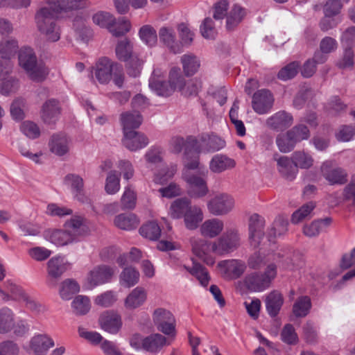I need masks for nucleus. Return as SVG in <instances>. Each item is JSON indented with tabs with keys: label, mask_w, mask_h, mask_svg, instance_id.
Segmentation results:
<instances>
[{
	"label": "nucleus",
	"mask_w": 355,
	"mask_h": 355,
	"mask_svg": "<svg viewBox=\"0 0 355 355\" xmlns=\"http://www.w3.org/2000/svg\"><path fill=\"white\" fill-rule=\"evenodd\" d=\"M236 162L233 159L223 154L214 155L209 162V169L215 173H220L226 170L233 168Z\"/></svg>",
	"instance_id": "obj_29"
},
{
	"label": "nucleus",
	"mask_w": 355,
	"mask_h": 355,
	"mask_svg": "<svg viewBox=\"0 0 355 355\" xmlns=\"http://www.w3.org/2000/svg\"><path fill=\"white\" fill-rule=\"evenodd\" d=\"M114 272V269L108 266H98L89 272L87 281L92 286L103 284L111 279Z\"/></svg>",
	"instance_id": "obj_17"
},
{
	"label": "nucleus",
	"mask_w": 355,
	"mask_h": 355,
	"mask_svg": "<svg viewBox=\"0 0 355 355\" xmlns=\"http://www.w3.org/2000/svg\"><path fill=\"white\" fill-rule=\"evenodd\" d=\"M288 132L297 144L308 139L310 137V131L308 127L304 124L296 125Z\"/></svg>",
	"instance_id": "obj_55"
},
{
	"label": "nucleus",
	"mask_w": 355,
	"mask_h": 355,
	"mask_svg": "<svg viewBox=\"0 0 355 355\" xmlns=\"http://www.w3.org/2000/svg\"><path fill=\"white\" fill-rule=\"evenodd\" d=\"M139 220L133 214H121L114 218L116 227L124 230H132L137 227Z\"/></svg>",
	"instance_id": "obj_37"
},
{
	"label": "nucleus",
	"mask_w": 355,
	"mask_h": 355,
	"mask_svg": "<svg viewBox=\"0 0 355 355\" xmlns=\"http://www.w3.org/2000/svg\"><path fill=\"white\" fill-rule=\"evenodd\" d=\"M116 55L119 60L123 62L129 60L130 58L132 56V44L130 41L125 38L120 40L115 49Z\"/></svg>",
	"instance_id": "obj_43"
},
{
	"label": "nucleus",
	"mask_w": 355,
	"mask_h": 355,
	"mask_svg": "<svg viewBox=\"0 0 355 355\" xmlns=\"http://www.w3.org/2000/svg\"><path fill=\"white\" fill-rule=\"evenodd\" d=\"M14 313L8 307L0 309V333L5 334L10 331L14 327Z\"/></svg>",
	"instance_id": "obj_40"
},
{
	"label": "nucleus",
	"mask_w": 355,
	"mask_h": 355,
	"mask_svg": "<svg viewBox=\"0 0 355 355\" xmlns=\"http://www.w3.org/2000/svg\"><path fill=\"white\" fill-rule=\"evenodd\" d=\"M246 10L238 4L234 5L226 15V29L234 31L246 15Z\"/></svg>",
	"instance_id": "obj_30"
},
{
	"label": "nucleus",
	"mask_w": 355,
	"mask_h": 355,
	"mask_svg": "<svg viewBox=\"0 0 355 355\" xmlns=\"http://www.w3.org/2000/svg\"><path fill=\"white\" fill-rule=\"evenodd\" d=\"M72 308L76 315H85L90 309L89 299L87 296L78 295L72 302Z\"/></svg>",
	"instance_id": "obj_51"
},
{
	"label": "nucleus",
	"mask_w": 355,
	"mask_h": 355,
	"mask_svg": "<svg viewBox=\"0 0 355 355\" xmlns=\"http://www.w3.org/2000/svg\"><path fill=\"white\" fill-rule=\"evenodd\" d=\"M234 200L230 195L218 193L207 202V209L214 216H223L234 209Z\"/></svg>",
	"instance_id": "obj_10"
},
{
	"label": "nucleus",
	"mask_w": 355,
	"mask_h": 355,
	"mask_svg": "<svg viewBox=\"0 0 355 355\" xmlns=\"http://www.w3.org/2000/svg\"><path fill=\"white\" fill-rule=\"evenodd\" d=\"M123 144L128 150L136 151L144 148L148 144L146 135L137 131H128L124 134Z\"/></svg>",
	"instance_id": "obj_22"
},
{
	"label": "nucleus",
	"mask_w": 355,
	"mask_h": 355,
	"mask_svg": "<svg viewBox=\"0 0 355 355\" xmlns=\"http://www.w3.org/2000/svg\"><path fill=\"white\" fill-rule=\"evenodd\" d=\"M130 29V24L125 17H119L118 21L114 23L110 27V32L115 37L123 35Z\"/></svg>",
	"instance_id": "obj_54"
},
{
	"label": "nucleus",
	"mask_w": 355,
	"mask_h": 355,
	"mask_svg": "<svg viewBox=\"0 0 355 355\" xmlns=\"http://www.w3.org/2000/svg\"><path fill=\"white\" fill-rule=\"evenodd\" d=\"M153 320L158 330L165 334L175 333V319L168 311L163 309H157L154 311Z\"/></svg>",
	"instance_id": "obj_12"
},
{
	"label": "nucleus",
	"mask_w": 355,
	"mask_h": 355,
	"mask_svg": "<svg viewBox=\"0 0 355 355\" xmlns=\"http://www.w3.org/2000/svg\"><path fill=\"white\" fill-rule=\"evenodd\" d=\"M181 62L183 71L187 76H191L195 74L200 67L199 60L192 53H187L182 55Z\"/></svg>",
	"instance_id": "obj_39"
},
{
	"label": "nucleus",
	"mask_w": 355,
	"mask_h": 355,
	"mask_svg": "<svg viewBox=\"0 0 355 355\" xmlns=\"http://www.w3.org/2000/svg\"><path fill=\"white\" fill-rule=\"evenodd\" d=\"M181 145L182 155V179L188 184V194L195 198L206 196L209 191L207 182L201 177L189 175L188 170H195L200 166V153L202 149L198 140L192 136L186 139L179 138V146Z\"/></svg>",
	"instance_id": "obj_1"
},
{
	"label": "nucleus",
	"mask_w": 355,
	"mask_h": 355,
	"mask_svg": "<svg viewBox=\"0 0 355 355\" xmlns=\"http://www.w3.org/2000/svg\"><path fill=\"white\" fill-rule=\"evenodd\" d=\"M331 217H326L314 220L311 223L303 227V233L305 236L312 238L318 236L321 232H327L332 223Z\"/></svg>",
	"instance_id": "obj_25"
},
{
	"label": "nucleus",
	"mask_w": 355,
	"mask_h": 355,
	"mask_svg": "<svg viewBox=\"0 0 355 355\" xmlns=\"http://www.w3.org/2000/svg\"><path fill=\"white\" fill-rule=\"evenodd\" d=\"M64 227L71 234L74 235L75 239L77 236L80 235L86 228L84 224V218L79 216H75L66 221Z\"/></svg>",
	"instance_id": "obj_48"
},
{
	"label": "nucleus",
	"mask_w": 355,
	"mask_h": 355,
	"mask_svg": "<svg viewBox=\"0 0 355 355\" xmlns=\"http://www.w3.org/2000/svg\"><path fill=\"white\" fill-rule=\"evenodd\" d=\"M180 215L184 218L185 227L190 230L197 229L204 218L202 209L198 205H192L187 198H179Z\"/></svg>",
	"instance_id": "obj_5"
},
{
	"label": "nucleus",
	"mask_w": 355,
	"mask_h": 355,
	"mask_svg": "<svg viewBox=\"0 0 355 355\" xmlns=\"http://www.w3.org/2000/svg\"><path fill=\"white\" fill-rule=\"evenodd\" d=\"M45 238L57 246H64L73 243L76 239L67 229L48 230L45 232Z\"/></svg>",
	"instance_id": "obj_26"
},
{
	"label": "nucleus",
	"mask_w": 355,
	"mask_h": 355,
	"mask_svg": "<svg viewBox=\"0 0 355 355\" xmlns=\"http://www.w3.org/2000/svg\"><path fill=\"white\" fill-rule=\"evenodd\" d=\"M207 238L192 237L190 243L193 253L207 265H213L215 259L210 254H216L214 241H209Z\"/></svg>",
	"instance_id": "obj_8"
},
{
	"label": "nucleus",
	"mask_w": 355,
	"mask_h": 355,
	"mask_svg": "<svg viewBox=\"0 0 355 355\" xmlns=\"http://www.w3.org/2000/svg\"><path fill=\"white\" fill-rule=\"evenodd\" d=\"M293 123V115L285 110L277 112L266 120L267 128L276 132H283Z\"/></svg>",
	"instance_id": "obj_13"
},
{
	"label": "nucleus",
	"mask_w": 355,
	"mask_h": 355,
	"mask_svg": "<svg viewBox=\"0 0 355 355\" xmlns=\"http://www.w3.org/2000/svg\"><path fill=\"white\" fill-rule=\"evenodd\" d=\"M60 114L59 102L51 98L44 102L41 110V119L44 123L53 124L58 119Z\"/></svg>",
	"instance_id": "obj_20"
},
{
	"label": "nucleus",
	"mask_w": 355,
	"mask_h": 355,
	"mask_svg": "<svg viewBox=\"0 0 355 355\" xmlns=\"http://www.w3.org/2000/svg\"><path fill=\"white\" fill-rule=\"evenodd\" d=\"M216 255L223 256L232 253L241 245V235L238 230H227L217 239L214 240Z\"/></svg>",
	"instance_id": "obj_6"
},
{
	"label": "nucleus",
	"mask_w": 355,
	"mask_h": 355,
	"mask_svg": "<svg viewBox=\"0 0 355 355\" xmlns=\"http://www.w3.org/2000/svg\"><path fill=\"white\" fill-rule=\"evenodd\" d=\"M25 100L22 98H15L10 105V114L15 121H21L24 119Z\"/></svg>",
	"instance_id": "obj_59"
},
{
	"label": "nucleus",
	"mask_w": 355,
	"mask_h": 355,
	"mask_svg": "<svg viewBox=\"0 0 355 355\" xmlns=\"http://www.w3.org/2000/svg\"><path fill=\"white\" fill-rule=\"evenodd\" d=\"M322 173L325 180L331 185H343L347 182L348 174L345 169L340 167L328 168L322 166Z\"/></svg>",
	"instance_id": "obj_27"
},
{
	"label": "nucleus",
	"mask_w": 355,
	"mask_h": 355,
	"mask_svg": "<svg viewBox=\"0 0 355 355\" xmlns=\"http://www.w3.org/2000/svg\"><path fill=\"white\" fill-rule=\"evenodd\" d=\"M281 338L283 342L288 345H295L298 341V336L295 328L291 324H286L282 329Z\"/></svg>",
	"instance_id": "obj_64"
},
{
	"label": "nucleus",
	"mask_w": 355,
	"mask_h": 355,
	"mask_svg": "<svg viewBox=\"0 0 355 355\" xmlns=\"http://www.w3.org/2000/svg\"><path fill=\"white\" fill-rule=\"evenodd\" d=\"M79 291L80 286L77 282L71 279H67L61 283L59 293L63 300H69Z\"/></svg>",
	"instance_id": "obj_42"
},
{
	"label": "nucleus",
	"mask_w": 355,
	"mask_h": 355,
	"mask_svg": "<svg viewBox=\"0 0 355 355\" xmlns=\"http://www.w3.org/2000/svg\"><path fill=\"white\" fill-rule=\"evenodd\" d=\"M295 165L302 169H309L313 165L314 159L312 156L304 150L295 151L291 156Z\"/></svg>",
	"instance_id": "obj_41"
},
{
	"label": "nucleus",
	"mask_w": 355,
	"mask_h": 355,
	"mask_svg": "<svg viewBox=\"0 0 355 355\" xmlns=\"http://www.w3.org/2000/svg\"><path fill=\"white\" fill-rule=\"evenodd\" d=\"M64 183L71 188L73 194L78 200L83 202L86 200L83 192L84 182L80 176L72 173L68 174L64 178Z\"/></svg>",
	"instance_id": "obj_28"
},
{
	"label": "nucleus",
	"mask_w": 355,
	"mask_h": 355,
	"mask_svg": "<svg viewBox=\"0 0 355 355\" xmlns=\"http://www.w3.org/2000/svg\"><path fill=\"white\" fill-rule=\"evenodd\" d=\"M54 345V341L46 334H37L31 339L29 349L35 355H45Z\"/></svg>",
	"instance_id": "obj_21"
},
{
	"label": "nucleus",
	"mask_w": 355,
	"mask_h": 355,
	"mask_svg": "<svg viewBox=\"0 0 355 355\" xmlns=\"http://www.w3.org/2000/svg\"><path fill=\"white\" fill-rule=\"evenodd\" d=\"M52 5L57 12H67L88 7L90 2L87 0H45Z\"/></svg>",
	"instance_id": "obj_23"
},
{
	"label": "nucleus",
	"mask_w": 355,
	"mask_h": 355,
	"mask_svg": "<svg viewBox=\"0 0 355 355\" xmlns=\"http://www.w3.org/2000/svg\"><path fill=\"white\" fill-rule=\"evenodd\" d=\"M176 173L175 166L171 168L166 167L161 169L158 173L155 174L154 182L156 184H164L171 179Z\"/></svg>",
	"instance_id": "obj_63"
},
{
	"label": "nucleus",
	"mask_w": 355,
	"mask_h": 355,
	"mask_svg": "<svg viewBox=\"0 0 355 355\" xmlns=\"http://www.w3.org/2000/svg\"><path fill=\"white\" fill-rule=\"evenodd\" d=\"M266 308L270 316L278 315L284 303L282 295L277 291L270 292L266 297Z\"/></svg>",
	"instance_id": "obj_32"
},
{
	"label": "nucleus",
	"mask_w": 355,
	"mask_h": 355,
	"mask_svg": "<svg viewBox=\"0 0 355 355\" xmlns=\"http://www.w3.org/2000/svg\"><path fill=\"white\" fill-rule=\"evenodd\" d=\"M139 279V273L134 268H124L120 275V283L125 287H131L135 285Z\"/></svg>",
	"instance_id": "obj_46"
},
{
	"label": "nucleus",
	"mask_w": 355,
	"mask_h": 355,
	"mask_svg": "<svg viewBox=\"0 0 355 355\" xmlns=\"http://www.w3.org/2000/svg\"><path fill=\"white\" fill-rule=\"evenodd\" d=\"M70 267L63 257L55 256L47 262L46 284L51 288H55L62 275Z\"/></svg>",
	"instance_id": "obj_9"
},
{
	"label": "nucleus",
	"mask_w": 355,
	"mask_h": 355,
	"mask_svg": "<svg viewBox=\"0 0 355 355\" xmlns=\"http://www.w3.org/2000/svg\"><path fill=\"white\" fill-rule=\"evenodd\" d=\"M120 175L116 171L109 172L105 185V190L108 194H114L120 189Z\"/></svg>",
	"instance_id": "obj_52"
},
{
	"label": "nucleus",
	"mask_w": 355,
	"mask_h": 355,
	"mask_svg": "<svg viewBox=\"0 0 355 355\" xmlns=\"http://www.w3.org/2000/svg\"><path fill=\"white\" fill-rule=\"evenodd\" d=\"M18 49V42L15 40L2 41L0 43V56L2 60H8L15 55Z\"/></svg>",
	"instance_id": "obj_50"
},
{
	"label": "nucleus",
	"mask_w": 355,
	"mask_h": 355,
	"mask_svg": "<svg viewBox=\"0 0 355 355\" xmlns=\"http://www.w3.org/2000/svg\"><path fill=\"white\" fill-rule=\"evenodd\" d=\"M274 98L269 90L261 89L255 92L252 96V108L259 114L268 112L273 105Z\"/></svg>",
	"instance_id": "obj_15"
},
{
	"label": "nucleus",
	"mask_w": 355,
	"mask_h": 355,
	"mask_svg": "<svg viewBox=\"0 0 355 355\" xmlns=\"http://www.w3.org/2000/svg\"><path fill=\"white\" fill-rule=\"evenodd\" d=\"M194 33L187 23L179 24V46L189 47L194 39Z\"/></svg>",
	"instance_id": "obj_45"
},
{
	"label": "nucleus",
	"mask_w": 355,
	"mask_h": 355,
	"mask_svg": "<svg viewBox=\"0 0 355 355\" xmlns=\"http://www.w3.org/2000/svg\"><path fill=\"white\" fill-rule=\"evenodd\" d=\"M49 147L50 151L55 155L64 156L69 151V139L64 134H55L49 141Z\"/></svg>",
	"instance_id": "obj_24"
},
{
	"label": "nucleus",
	"mask_w": 355,
	"mask_h": 355,
	"mask_svg": "<svg viewBox=\"0 0 355 355\" xmlns=\"http://www.w3.org/2000/svg\"><path fill=\"white\" fill-rule=\"evenodd\" d=\"M314 208L315 205L312 202L304 205L293 214L291 218L292 223L294 224L300 223L311 214Z\"/></svg>",
	"instance_id": "obj_62"
},
{
	"label": "nucleus",
	"mask_w": 355,
	"mask_h": 355,
	"mask_svg": "<svg viewBox=\"0 0 355 355\" xmlns=\"http://www.w3.org/2000/svg\"><path fill=\"white\" fill-rule=\"evenodd\" d=\"M300 66V62L297 61L288 64L279 71L278 78L282 80H288L294 78L298 73Z\"/></svg>",
	"instance_id": "obj_56"
},
{
	"label": "nucleus",
	"mask_w": 355,
	"mask_h": 355,
	"mask_svg": "<svg viewBox=\"0 0 355 355\" xmlns=\"http://www.w3.org/2000/svg\"><path fill=\"white\" fill-rule=\"evenodd\" d=\"M276 144L282 153H286L292 151L297 143L287 131L285 133L279 134L277 136Z\"/></svg>",
	"instance_id": "obj_44"
},
{
	"label": "nucleus",
	"mask_w": 355,
	"mask_h": 355,
	"mask_svg": "<svg viewBox=\"0 0 355 355\" xmlns=\"http://www.w3.org/2000/svg\"><path fill=\"white\" fill-rule=\"evenodd\" d=\"M277 170L282 177L290 181L295 178L298 169L292 159L282 156L277 160Z\"/></svg>",
	"instance_id": "obj_31"
},
{
	"label": "nucleus",
	"mask_w": 355,
	"mask_h": 355,
	"mask_svg": "<svg viewBox=\"0 0 355 355\" xmlns=\"http://www.w3.org/2000/svg\"><path fill=\"white\" fill-rule=\"evenodd\" d=\"M276 276L277 266L270 263L263 274L254 272L247 275L244 283L250 291L260 292L268 288Z\"/></svg>",
	"instance_id": "obj_4"
},
{
	"label": "nucleus",
	"mask_w": 355,
	"mask_h": 355,
	"mask_svg": "<svg viewBox=\"0 0 355 355\" xmlns=\"http://www.w3.org/2000/svg\"><path fill=\"white\" fill-rule=\"evenodd\" d=\"M265 220L258 214H252L248 220L249 234L251 245L257 248L264 236Z\"/></svg>",
	"instance_id": "obj_14"
},
{
	"label": "nucleus",
	"mask_w": 355,
	"mask_h": 355,
	"mask_svg": "<svg viewBox=\"0 0 355 355\" xmlns=\"http://www.w3.org/2000/svg\"><path fill=\"white\" fill-rule=\"evenodd\" d=\"M98 322L102 329L112 334H117L121 328V316L112 311L103 312L99 317Z\"/></svg>",
	"instance_id": "obj_16"
},
{
	"label": "nucleus",
	"mask_w": 355,
	"mask_h": 355,
	"mask_svg": "<svg viewBox=\"0 0 355 355\" xmlns=\"http://www.w3.org/2000/svg\"><path fill=\"white\" fill-rule=\"evenodd\" d=\"M189 272L199 280L202 286H207L208 285L210 277L207 270L201 264L193 263Z\"/></svg>",
	"instance_id": "obj_57"
},
{
	"label": "nucleus",
	"mask_w": 355,
	"mask_h": 355,
	"mask_svg": "<svg viewBox=\"0 0 355 355\" xmlns=\"http://www.w3.org/2000/svg\"><path fill=\"white\" fill-rule=\"evenodd\" d=\"M139 33L141 40L148 46H153L156 44L157 41V32L151 26H143L140 28Z\"/></svg>",
	"instance_id": "obj_53"
},
{
	"label": "nucleus",
	"mask_w": 355,
	"mask_h": 355,
	"mask_svg": "<svg viewBox=\"0 0 355 355\" xmlns=\"http://www.w3.org/2000/svg\"><path fill=\"white\" fill-rule=\"evenodd\" d=\"M19 64L30 79L35 82H42L49 73L44 65L37 62L35 53L30 47H24L19 51Z\"/></svg>",
	"instance_id": "obj_2"
},
{
	"label": "nucleus",
	"mask_w": 355,
	"mask_h": 355,
	"mask_svg": "<svg viewBox=\"0 0 355 355\" xmlns=\"http://www.w3.org/2000/svg\"><path fill=\"white\" fill-rule=\"evenodd\" d=\"M160 41L173 53H176V35L175 30L170 27L164 26L159 31Z\"/></svg>",
	"instance_id": "obj_36"
},
{
	"label": "nucleus",
	"mask_w": 355,
	"mask_h": 355,
	"mask_svg": "<svg viewBox=\"0 0 355 355\" xmlns=\"http://www.w3.org/2000/svg\"><path fill=\"white\" fill-rule=\"evenodd\" d=\"M146 300V291L144 288L138 286L127 296L125 304L126 307L134 309L142 305Z\"/></svg>",
	"instance_id": "obj_35"
},
{
	"label": "nucleus",
	"mask_w": 355,
	"mask_h": 355,
	"mask_svg": "<svg viewBox=\"0 0 355 355\" xmlns=\"http://www.w3.org/2000/svg\"><path fill=\"white\" fill-rule=\"evenodd\" d=\"M218 266L223 270L226 277L233 279L240 277L246 268L245 263L237 259L222 261Z\"/></svg>",
	"instance_id": "obj_19"
},
{
	"label": "nucleus",
	"mask_w": 355,
	"mask_h": 355,
	"mask_svg": "<svg viewBox=\"0 0 355 355\" xmlns=\"http://www.w3.org/2000/svg\"><path fill=\"white\" fill-rule=\"evenodd\" d=\"M143 63V60L139 59L137 55L131 56L125 64L128 74L132 77L139 76Z\"/></svg>",
	"instance_id": "obj_58"
},
{
	"label": "nucleus",
	"mask_w": 355,
	"mask_h": 355,
	"mask_svg": "<svg viewBox=\"0 0 355 355\" xmlns=\"http://www.w3.org/2000/svg\"><path fill=\"white\" fill-rule=\"evenodd\" d=\"M166 344V338L161 334H155L144 338L143 349L148 352H156Z\"/></svg>",
	"instance_id": "obj_38"
},
{
	"label": "nucleus",
	"mask_w": 355,
	"mask_h": 355,
	"mask_svg": "<svg viewBox=\"0 0 355 355\" xmlns=\"http://www.w3.org/2000/svg\"><path fill=\"white\" fill-rule=\"evenodd\" d=\"M57 12L53 6L40 8L35 14V23L39 31L50 42L59 40L60 34L55 24Z\"/></svg>",
	"instance_id": "obj_3"
},
{
	"label": "nucleus",
	"mask_w": 355,
	"mask_h": 355,
	"mask_svg": "<svg viewBox=\"0 0 355 355\" xmlns=\"http://www.w3.org/2000/svg\"><path fill=\"white\" fill-rule=\"evenodd\" d=\"M139 232L142 236L155 241L159 238L161 228L156 222L152 221L141 226Z\"/></svg>",
	"instance_id": "obj_49"
},
{
	"label": "nucleus",
	"mask_w": 355,
	"mask_h": 355,
	"mask_svg": "<svg viewBox=\"0 0 355 355\" xmlns=\"http://www.w3.org/2000/svg\"><path fill=\"white\" fill-rule=\"evenodd\" d=\"M311 307V300L307 296L300 297L294 303L293 306V314L297 318L305 317Z\"/></svg>",
	"instance_id": "obj_47"
},
{
	"label": "nucleus",
	"mask_w": 355,
	"mask_h": 355,
	"mask_svg": "<svg viewBox=\"0 0 355 355\" xmlns=\"http://www.w3.org/2000/svg\"><path fill=\"white\" fill-rule=\"evenodd\" d=\"M115 63L116 62H113L107 57L101 58L92 67V75L95 76L99 83L106 85L112 80V71Z\"/></svg>",
	"instance_id": "obj_11"
},
{
	"label": "nucleus",
	"mask_w": 355,
	"mask_h": 355,
	"mask_svg": "<svg viewBox=\"0 0 355 355\" xmlns=\"http://www.w3.org/2000/svg\"><path fill=\"white\" fill-rule=\"evenodd\" d=\"M136 202L137 195L135 192L130 187H126L121 199V208L123 209H132L135 207Z\"/></svg>",
	"instance_id": "obj_60"
},
{
	"label": "nucleus",
	"mask_w": 355,
	"mask_h": 355,
	"mask_svg": "<svg viewBox=\"0 0 355 355\" xmlns=\"http://www.w3.org/2000/svg\"><path fill=\"white\" fill-rule=\"evenodd\" d=\"M121 122L123 133L128 131H135L142 123V116L138 112H126L121 114Z\"/></svg>",
	"instance_id": "obj_33"
},
{
	"label": "nucleus",
	"mask_w": 355,
	"mask_h": 355,
	"mask_svg": "<svg viewBox=\"0 0 355 355\" xmlns=\"http://www.w3.org/2000/svg\"><path fill=\"white\" fill-rule=\"evenodd\" d=\"M224 230V222L217 218L205 220L200 226L199 232L204 238L214 239L219 236Z\"/></svg>",
	"instance_id": "obj_18"
},
{
	"label": "nucleus",
	"mask_w": 355,
	"mask_h": 355,
	"mask_svg": "<svg viewBox=\"0 0 355 355\" xmlns=\"http://www.w3.org/2000/svg\"><path fill=\"white\" fill-rule=\"evenodd\" d=\"M200 141L204 143V151L206 153H214L225 146V141L214 135H203Z\"/></svg>",
	"instance_id": "obj_34"
},
{
	"label": "nucleus",
	"mask_w": 355,
	"mask_h": 355,
	"mask_svg": "<svg viewBox=\"0 0 355 355\" xmlns=\"http://www.w3.org/2000/svg\"><path fill=\"white\" fill-rule=\"evenodd\" d=\"M200 33L203 37L214 40L217 35V31L215 28L214 21L210 17L204 19L200 26Z\"/></svg>",
	"instance_id": "obj_61"
},
{
	"label": "nucleus",
	"mask_w": 355,
	"mask_h": 355,
	"mask_svg": "<svg viewBox=\"0 0 355 355\" xmlns=\"http://www.w3.org/2000/svg\"><path fill=\"white\" fill-rule=\"evenodd\" d=\"M157 70H154L149 80L150 88L156 94L162 96H168L175 90L178 83V69L175 67L171 69L169 73L168 83L164 81L159 76Z\"/></svg>",
	"instance_id": "obj_7"
}]
</instances>
